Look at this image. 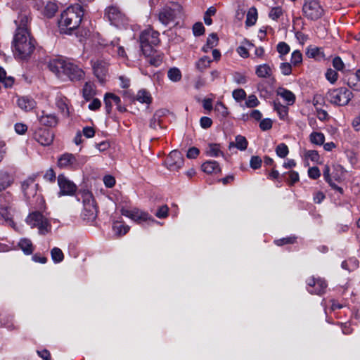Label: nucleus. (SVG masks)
Returning <instances> with one entry per match:
<instances>
[{"instance_id": "f257e3e1", "label": "nucleus", "mask_w": 360, "mask_h": 360, "mask_svg": "<svg viewBox=\"0 0 360 360\" xmlns=\"http://www.w3.org/2000/svg\"><path fill=\"white\" fill-rule=\"evenodd\" d=\"M30 20V18L27 13H20L14 21L17 29L13 42V51L20 59L27 58L34 50V41L30 37L27 29Z\"/></svg>"}, {"instance_id": "f03ea898", "label": "nucleus", "mask_w": 360, "mask_h": 360, "mask_svg": "<svg viewBox=\"0 0 360 360\" xmlns=\"http://www.w3.org/2000/svg\"><path fill=\"white\" fill-rule=\"evenodd\" d=\"M48 68L58 79L72 82L80 81L84 78V70L75 62L58 58L49 62Z\"/></svg>"}, {"instance_id": "7ed1b4c3", "label": "nucleus", "mask_w": 360, "mask_h": 360, "mask_svg": "<svg viewBox=\"0 0 360 360\" xmlns=\"http://www.w3.org/2000/svg\"><path fill=\"white\" fill-rule=\"evenodd\" d=\"M84 11L79 4L69 6L64 10L58 20V26L61 34H71L81 23Z\"/></svg>"}, {"instance_id": "20e7f679", "label": "nucleus", "mask_w": 360, "mask_h": 360, "mask_svg": "<svg viewBox=\"0 0 360 360\" xmlns=\"http://www.w3.org/2000/svg\"><path fill=\"white\" fill-rule=\"evenodd\" d=\"M184 17L182 6L174 1L169 2L159 11L158 20L165 26L176 25Z\"/></svg>"}, {"instance_id": "39448f33", "label": "nucleus", "mask_w": 360, "mask_h": 360, "mask_svg": "<svg viewBox=\"0 0 360 360\" xmlns=\"http://www.w3.org/2000/svg\"><path fill=\"white\" fill-rule=\"evenodd\" d=\"M159 32L148 28L141 32L139 36L140 47L145 56H150L154 51V46L160 42Z\"/></svg>"}, {"instance_id": "423d86ee", "label": "nucleus", "mask_w": 360, "mask_h": 360, "mask_svg": "<svg viewBox=\"0 0 360 360\" xmlns=\"http://www.w3.org/2000/svg\"><path fill=\"white\" fill-rule=\"evenodd\" d=\"M83 210L82 217L86 221H93L97 217V207L92 194L89 191H84L82 193Z\"/></svg>"}, {"instance_id": "0eeeda50", "label": "nucleus", "mask_w": 360, "mask_h": 360, "mask_svg": "<svg viewBox=\"0 0 360 360\" xmlns=\"http://www.w3.org/2000/svg\"><path fill=\"white\" fill-rule=\"evenodd\" d=\"M26 221L32 228L37 227L39 234L45 235L51 231V224L39 212H34L30 214L26 219Z\"/></svg>"}, {"instance_id": "6e6552de", "label": "nucleus", "mask_w": 360, "mask_h": 360, "mask_svg": "<svg viewBox=\"0 0 360 360\" xmlns=\"http://www.w3.org/2000/svg\"><path fill=\"white\" fill-rule=\"evenodd\" d=\"M352 93L345 87L332 89L328 91L327 98L337 105H345L352 98Z\"/></svg>"}, {"instance_id": "1a4fd4ad", "label": "nucleus", "mask_w": 360, "mask_h": 360, "mask_svg": "<svg viewBox=\"0 0 360 360\" xmlns=\"http://www.w3.org/2000/svg\"><path fill=\"white\" fill-rule=\"evenodd\" d=\"M105 18H106L111 25L122 27L128 22V19L125 14L117 6H108L105 11Z\"/></svg>"}, {"instance_id": "9d476101", "label": "nucleus", "mask_w": 360, "mask_h": 360, "mask_svg": "<svg viewBox=\"0 0 360 360\" xmlns=\"http://www.w3.org/2000/svg\"><path fill=\"white\" fill-rule=\"evenodd\" d=\"M302 12L304 16L311 20H316L323 15V9L318 0H304Z\"/></svg>"}, {"instance_id": "9b49d317", "label": "nucleus", "mask_w": 360, "mask_h": 360, "mask_svg": "<svg viewBox=\"0 0 360 360\" xmlns=\"http://www.w3.org/2000/svg\"><path fill=\"white\" fill-rule=\"evenodd\" d=\"M21 190L25 200L32 203L39 198V195H37L38 184L36 183L35 178L30 176L21 182Z\"/></svg>"}, {"instance_id": "f8f14e48", "label": "nucleus", "mask_w": 360, "mask_h": 360, "mask_svg": "<svg viewBox=\"0 0 360 360\" xmlns=\"http://www.w3.org/2000/svg\"><path fill=\"white\" fill-rule=\"evenodd\" d=\"M120 212L123 216H125L136 222L147 221L156 222V221L154 219H153L152 217L148 213L143 212L136 207L127 208L123 207L121 208Z\"/></svg>"}, {"instance_id": "ddd939ff", "label": "nucleus", "mask_w": 360, "mask_h": 360, "mask_svg": "<svg viewBox=\"0 0 360 360\" xmlns=\"http://www.w3.org/2000/svg\"><path fill=\"white\" fill-rule=\"evenodd\" d=\"M184 164L183 155L176 150L170 152L165 160V165L170 171H178L183 167Z\"/></svg>"}, {"instance_id": "4468645a", "label": "nucleus", "mask_w": 360, "mask_h": 360, "mask_svg": "<svg viewBox=\"0 0 360 360\" xmlns=\"http://www.w3.org/2000/svg\"><path fill=\"white\" fill-rule=\"evenodd\" d=\"M327 283L322 278L311 277L307 280V290L311 294L321 295L325 292Z\"/></svg>"}, {"instance_id": "2eb2a0df", "label": "nucleus", "mask_w": 360, "mask_h": 360, "mask_svg": "<svg viewBox=\"0 0 360 360\" xmlns=\"http://www.w3.org/2000/svg\"><path fill=\"white\" fill-rule=\"evenodd\" d=\"M104 103L107 114L111 112L113 105L117 106V109L120 112H123L126 111V108L121 105L120 98L112 93H106L104 95Z\"/></svg>"}, {"instance_id": "dca6fc26", "label": "nucleus", "mask_w": 360, "mask_h": 360, "mask_svg": "<svg viewBox=\"0 0 360 360\" xmlns=\"http://www.w3.org/2000/svg\"><path fill=\"white\" fill-rule=\"evenodd\" d=\"M94 75L101 83H103L108 72V63L102 60H91Z\"/></svg>"}, {"instance_id": "f3484780", "label": "nucleus", "mask_w": 360, "mask_h": 360, "mask_svg": "<svg viewBox=\"0 0 360 360\" xmlns=\"http://www.w3.org/2000/svg\"><path fill=\"white\" fill-rule=\"evenodd\" d=\"M58 166L62 169H76L80 165L74 155L65 153L58 158Z\"/></svg>"}, {"instance_id": "a211bd4d", "label": "nucleus", "mask_w": 360, "mask_h": 360, "mask_svg": "<svg viewBox=\"0 0 360 360\" xmlns=\"http://www.w3.org/2000/svg\"><path fill=\"white\" fill-rule=\"evenodd\" d=\"M58 184L60 188V195H71L76 191L75 184L63 175L58 176Z\"/></svg>"}, {"instance_id": "6ab92c4d", "label": "nucleus", "mask_w": 360, "mask_h": 360, "mask_svg": "<svg viewBox=\"0 0 360 360\" xmlns=\"http://www.w3.org/2000/svg\"><path fill=\"white\" fill-rule=\"evenodd\" d=\"M54 135L49 129L39 128L34 133V139L42 146H49L53 141Z\"/></svg>"}, {"instance_id": "aec40b11", "label": "nucleus", "mask_w": 360, "mask_h": 360, "mask_svg": "<svg viewBox=\"0 0 360 360\" xmlns=\"http://www.w3.org/2000/svg\"><path fill=\"white\" fill-rule=\"evenodd\" d=\"M255 74L259 78L268 79V83L274 85L276 79L273 76V70L267 63L255 67Z\"/></svg>"}, {"instance_id": "412c9836", "label": "nucleus", "mask_w": 360, "mask_h": 360, "mask_svg": "<svg viewBox=\"0 0 360 360\" xmlns=\"http://www.w3.org/2000/svg\"><path fill=\"white\" fill-rule=\"evenodd\" d=\"M17 213V209L15 204L7 205L3 203L0 207V215L10 226H14L13 220L14 215Z\"/></svg>"}, {"instance_id": "4be33fe9", "label": "nucleus", "mask_w": 360, "mask_h": 360, "mask_svg": "<svg viewBox=\"0 0 360 360\" xmlns=\"http://www.w3.org/2000/svg\"><path fill=\"white\" fill-rule=\"evenodd\" d=\"M39 121L42 125L55 127L58 123V118L54 113H46L43 111L39 117Z\"/></svg>"}, {"instance_id": "5701e85b", "label": "nucleus", "mask_w": 360, "mask_h": 360, "mask_svg": "<svg viewBox=\"0 0 360 360\" xmlns=\"http://www.w3.org/2000/svg\"><path fill=\"white\" fill-rule=\"evenodd\" d=\"M17 103L19 108L25 111H30L32 110L36 105V102L34 100L28 96H22L19 98L17 101Z\"/></svg>"}, {"instance_id": "b1692460", "label": "nucleus", "mask_w": 360, "mask_h": 360, "mask_svg": "<svg viewBox=\"0 0 360 360\" xmlns=\"http://www.w3.org/2000/svg\"><path fill=\"white\" fill-rule=\"evenodd\" d=\"M202 169L207 174H217L221 172L219 163L215 160H207L202 165Z\"/></svg>"}, {"instance_id": "393cba45", "label": "nucleus", "mask_w": 360, "mask_h": 360, "mask_svg": "<svg viewBox=\"0 0 360 360\" xmlns=\"http://www.w3.org/2000/svg\"><path fill=\"white\" fill-rule=\"evenodd\" d=\"M277 95L281 96L288 105H292L295 101V95L290 90L283 87L278 88Z\"/></svg>"}, {"instance_id": "a878e982", "label": "nucleus", "mask_w": 360, "mask_h": 360, "mask_svg": "<svg viewBox=\"0 0 360 360\" xmlns=\"http://www.w3.org/2000/svg\"><path fill=\"white\" fill-rule=\"evenodd\" d=\"M13 177L7 172L0 171V191L9 187L13 183Z\"/></svg>"}, {"instance_id": "bb28decb", "label": "nucleus", "mask_w": 360, "mask_h": 360, "mask_svg": "<svg viewBox=\"0 0 360 360\" xmlns=\"http://www.w3.org/2000/svg\"><path fill=\"white\" fill-rule=\"evenodd\" d=\"M58 10V4L56 1H49L44 6L43 15L48 18H51L55 15Z\"/></svg>"}, {"instance_id": "cd10ccee", "label": "nucleus", "mask_w": 360, "mask_h": 360, "mask_svg": "<svg viewBox=\"0 0 360 360\" xmlns=\"http://www.w3.org/2000/svg\"><path fill=\"white\" fill-rule=\"evenodd\" d=\"M274 85L268 83V80L260 82L257 84V89L259 93V96L264 98H268L271 95L269 89H272Z\"/></svg>"}, {"instance_id": "c85d7f7f", "label": "nucleus", "mask_w": 360, "mask_h": 360, "mask_svg": "<svg viewBox=\"0 0 360 360\" xmlns=\"http://www.w3.org/2000/svg\"><path fill=\"white\" fill-rule=\"evenodd\" d=\"M206 155L210 157L224 156V153L221 150L219 144L209 143L206 149Z\"/></svg>"}, {"instance_id": "c756f323", "label": "nucleus", "mask_w": 360, "mask_h": 360, "mask_svg": "<svg viewBox=\"0 0 360 360\" xmlns=\"http://www.w3.org/2000/svg\"><path fill=\"white\" fill-rule=\"evenodd\" d=\"M248 145V142L245 136L238 135L236 136L235 143L231 142L229 148L236 147L240 150H245Z\"/></svg>"}, {"instance_id": "7c9ffc66", "label": "nucleus", "mask_w": 360, "mask_h": 360, "mask_svg": "<svg viewBox=\"0 0 360 360\" xmlns=\"http://www.w3.org/2000/svg\"><path fill=\"white\" fill-rule=\"evenodd\" d=\"M19 248L23 251L25 255H31L34 251V248L32 241L27 238H22L18 243Z\"/></svg>"}, {"instance_id": "2f4dec72", "label": "nucleus", "mask_w": 360, "mask_h": 360, "mask_svg": "<svg viewBox=\"0 0 360 360\" xmlns=\"http://www.w3.org/2000/svg\"><path fill=\"white\" fill-rule=\"evenodd\" d=\"M136 100L141 103L150 104L152 102V97L149 91L141 89L137 92Z\"/></svg>"}, {"instance_id": "473e14b6", "label": "nucleus", "mask_w": 360, "mask_h": 360, "mask_svg": "<svg viewBox=\"0 0 360 360\" xmlns=\"http://www.w3.org/2000/svg\"><path fill=\"white\" fill-rule=\"evenodd\" d=\"M65 97L58 96L56 98V104L60 112L65 116H69L70 112Z\"/></svg>"}, {"instance_id": "72a5a7b5", "label": "nucleus", "mask_w": 360, "mask_h": 360, "mask_svg": "<svg viewBox=\"0 0 360 360\" xmlns=\"http://www.w3.org/2000/svg\"><path fill=\"white\" fill-rule=\"evenodd\" d=\"M257 20V11L255 7H251L246 15L245 25L247 27H251L254 25Z\"/></svg>"}, {"instance_id": "f704fd0d", "label": "nucleus", "mask_w": 360, "mask_h": 360, "mask_svg": "<svg viewBox=\"0 0 360 360\" xmlns=\"http://www.w3.org/2000/svg\"><path fill=\"white\" fill-rule=\"evenodd\" d=\"M274 109L276 110L280 119L285 120L288 114V108L279 102H274Z\"/></svg>"}, {"instance_id": "c9c22d12", "label": "nucleus", "mask_w": 360, "mask_h": 360, "mask_svg": "<svg viewBox=\"0 0 360 360\" xmlns=\"http://www.w3.org/2000/svg\"><path fill=\"white\" fill-rule=\"evenodd\" d=\"M83 97L86 101H90L95 95L94 85L91 83L86 82L82 89Z\"/></svg>"}, {"instance_id": "e433bc0d", "label": "nucleus", "mask_w": 360, "mask_h": 360, "mask_svg": "<svg viewBox=\"0 0 360 360\" xmlns=\"http://www.w3.org/2000/svg\"><path fill=\"white\" fill-rule=\"evenodd\" d=\"M148 58V63L153 65L155 67H159L162 63L163 56L162 54L157 53L156 51L154 50V51L152 53L150 56H146Z\"/></svg>"}, {"instance_id": "4c0bfd02", "label": "nucleus", "mask_w": 360, "mask_h": 360, "mask_svg": "<svg viewBox=\"0 0 360 360\" xmlns=\"http://www.w3.org/2000/svg\"><path fill=\"white\" fill-rule=\"evenodd\" d=\"M112 230L117 236H123L129 231V226L116 221L113 223Z\"/></svg>"}, {"instance_id": "58836bf2", "label": "nucleus", "mask_w": 360, "mask_h": 360, "mask_svg": "<svg viewBox=\"0 0 360 360\" xmlns=\"http://www.w3.org/2000/svg\"><path fill=\"white\" fill-rule=\"evenodd\" d=\"M309 141L313 144L321 146L324 143L325 136L321 132L314 131L309 135Z\"/></svg>"}, {"instance_id": "ea45409f", "label": "nucleus", "mask_w": 360, "mask_h": 360, "mask_svg": "<svg viewBox=\"0 0 360 360\" xmlns=\"http://www.w3.org/2000/svg\"><path fill=\"white\" fill-rule=\"evenodd\" d=\"M168 78L174 82H177L181 79V72L177 68H172L167 72Z\"/></svg>"}, {"instance_id": "a19ab883", "label": "nucleus", "mask_w": 360, "mask_h": 360, "mask_svg": "<svg viewBox=\"0 0 360 360\" xmlns=\"http://www.w3.org/2000/svg\"><path fill=\"white\" fill-rule=\"evenodd\" d=\"M0 82L4 83L5 87H11L13 84L14 79L12 77H6L5 70L0 67Z\"/></svg>"}, {"instance_id": "79ce46f5", "label": "nucleus", "mask_w": 360, "mask_h": 360, "mask_svg": "<svg viewBox=\"0 0 360 360\" xmlns=\"http://www.w3.org/2000/svg\"><path fill=\"white\" fill-rule=\"evenodd\" d=\"M51 259L54 263H60L64 259V255L62 250L58 248H53L51 250Z\"/></svg>"}, {"instance_id": "37998d69", "label": "nucleus", "mask_w": 360, "mask_h": 360, "mask_svg": "<svg viewBox=\"0 0 360 360\" xmlns=\"http://www.w3.org/2000/svg\"><path fill=\"white\" fill-rule=\"evenodd\" d=\"M211 62L212 60L208 56H203L196 62L195 66L202 72L210 66Z\"/></svg>"}, {"instance_id": "c03bdc74", "label": "nucleus", "mask_w": 360, "mask_h": 360, "mask_svg": "<svg viewBox=\"0 0 360 360\" xmlns=\"http://www.w3.org/2000/svg\"><path fill=\"white\" fill-rule=\"evenodd\" d=\"M276 49L280 54L281 59L283 60V57L290 52V48L288 44L281 41L277 44Z\"/></svg>"}, {"instance_id": "a18cd8bd", "label": "nucleus", "mask_w": 360, "mask_h": 360, "mask_svg": "<svg viewBox=\"0 0 360 360\" xmlns=\"http://www.w3.org/2000/svg\"><path fill=\"white\" fill-rule=\"evenodd\" d=\"M302 62V54L298 50L294 51L291 54L290 63L294 66H297Z\"/></svg>"}, {"instance_id": "49530a36", "label": "nucleus", "mask_w": 360, "mask_h": 360, "mask_svg": "<svg viewBox=\"0 0 360 360\" xmlns=\"http://www.w3.org/2000/svg\"><path fill=\"white\" fill-rule=\"evenodd\" d=\"M276 153L278 157L284 158L289 153L288 147L286 144L281 143L276 146Z\"/></svg>"}, {"instance_id": "de8ad7c7", "label": "nucleus", "mask_w": 360, "mask_h": 360, "mask_svg": "<svg viewBox=\"0 0 360 360\" xmlns=\"http://www.w3.org/2000/svg\"><path fill=\"white\" fill-rule=\"evenodd\" d=\"M214 110L222 117H226L228 114V109L222 102H217L214 106Z\"/></svg>"}, {"instance_id": "09e8293b", "label": "nucleus", "mask_w": 360, "mask_h": 360, "mask_svg": "<svg viewBox=\"0 0 360 360\" xmlns=\"http://www.w3.org/2000/svg\"><path fill=\"white\" fill-rule=\"evenodd\" d=\"M232 96L237 102H240L245 99L246 92L243 89H237L233 91Z\"/></svg>"}, {"instance_id": "8fccbe9b", "label": "nucleus", "mask_w": 360, "mask_h": 360, "mask_svg": "<svg viewBox=\"0 0 360 360\" xmlns=\"http://www.w3.org/2000/svg\"><path fill=\"white\" fill-rule=\"evenodd\" d=\"M283 15V10L280 6L272 8L269 13V16L274 20H277Z\"/></svg>"}, {"instance_id": "3c124183", "label": "nucleus", "mask_w": 360, "mask_h": 360, "mask_svg": "<svg viewBox=\"0 0 360 360\" xmlns=\"http://www.w3.org/2000/svg\"><path fill=\"white\" fill-rule=\"evenodd\" d=\"M279 68L282 75L288 76L292 73V64L288 62H283L280 64Z\"/></svg>"}, {"instance_id": "603ef678", "label": "nucleus", "mask_w": 360, "mask_h": 360, "mask_svg": "<svg viewBox=\"0 0 360 360\" xmlns=\"http://www.w3.org/2000/svg\"><path fill=\"white\" fill-rule=\"evenodd\" d=\"M219 39L215 33L210 34L207 39V44L208 49H212L213 47L216 46L217 45Z\"/></svg>"}, {"instance_id": "864d4df0", "label": "nucleus", "mask_w": 360, "mask_h": 360, "mask_svg": "<svg viewBox=\"0 0 360 360\" xmlns=\"http://www.w3.org/2000/svg\"><path fill=\"white\" fill-rule=\"evenodd\" d=\"M259 104V101H258L257 96L254 94L250 95L245 101V105L248 108H255L257 107Z\"/></svg>"}, {"instance_id": "5fc2aeb1", "label": "nucleus", "mask_w": 360, "mask_h": 360, "mask_svg": "<svg viewBox=\"0 0 360 360\" xmlns=\"http://www.w3.org/2000/svg\"><path fill=\"white\" fill-rule=\"evenodd\" d=\"M262 162V160L259 156L254 155L251 157L250 166L253 169H257L261 167Z\"/></svg>"}, {"instance_id": "6e6d98bb", "label": "nucleus", "mask_w": 360, "mask_h": 360, "mask_svg": "<svg viewBox=\"0 0 360 360\" xmlns=\"http://www.w3.org/2000/svg\"><path fill=\"white\" fill-rule=\"evenodd\" d=\"M6 203L7 205L15 204L13 197L10 192H6L1 195V205Z\"/></svg>"}, {"instance_id": "4d7b16f0", "label": "nucleus", "mask_w": 360, "mask_h": 360, "mask_svg": "<svg viewBox=\"0 0 360 360\" xmlns=\"http://www.w3.org/2000/svg\"><path fill=\"white\" fill-rule=\"evenodd\" d=\"M305 157L315 162H319L320 159L319 153L314 150H307L305 153Z\"/></svg>"}, {"instance_id": "13d9d810", "label": "nucleus", "mask_w": 360, "mask_h": 360, "mask_svg": "<svg viewBox=\"0 0 360 360\" xmlns=\"http://www.w3.org/2000/svg\"><path fill=\"white\" fill-rule=\"evenodd\" d=\"M168 212L169 208L167 205H162L158 208L155 214L159 219H164L167 217Z\"/></svg>"}, {"instance_id": "bf43d9fd", "label": "nucleus", "mask_w": 360, "mask_h": 360, "mask_svg": "<svg viewBox=\"0 0 360 360\" xmlns=\"http://www.w3.org/2000/svg\"><path fill=\"white\" fill-rule=\"evenodd\" d=\"M193 32L195 36H200L205 32V27L202 22H196L193 26Z\"/></svg>"}, {"instance_id": "052dcab7", "label": "nucleus", "mask_w": 360, "mask_h": 360, "mask_svg": "<svg viewBox=\"0 0 360 360\" xmlns=\"http://www.w3.org/2000/svg\"><path fill=\"white\" fill-rule=\"evenodd\" d=\"M288 178L287 179V181L289 184L292 185L296 182L299 181L300 176L299 174L295 171H290L288 173Z\"/></svg>"}, {"instance_id": "680f3d73", "label": "nucleus", "mask_w": 360, "mask_h": 360, "mask_svg": "<svg viewBox=\"0 0 360 360\" xmlns=\"http://www.w3.org/2000/svg\"><path fill=\"white\" fill-rule=\"evenodd\" d=\"M313 105L318 110L324 104V98L321 94L314 95L312 101Z\"/></svg>"}, {"instance_id": "e2e57ef3", "label": "nucleus", "mask_w": 360, "mask_h": 360, "mask_svg": "<svg viewBox=\"0 0 360 360\" xmlns=\"http://www.w3.org/2000/svg\"><path fill=\"white\" fill-rule=\"evenodd\" d=\"M338 73L335 70L328 69L326 73V79L332 84L335 83L338 79Z\"/></svg>"}, {"instance_id": "0e129e2a", "label": "nucleus", "mask_w": 360, "mask_h": 360, "mask_svg": "<svg viewBox=\"0 0 360 360\" xmlns=\"http://www.w3.org/2000/svg\"><path fill=\"white\" fill-rule=\"evenodd\" d=\"M308 176L312 179H317L321 176V172L317 167H312L308 169Z\"/></svg>"}, {"instance_id": "69168bd1", "label": "nucleus", "mask_w": 360, "mask_h": 360, "mask_svg": "<svg viewBox=\"0 0 360 360\" xmlns=\"http://www.w3.org/2000/svg\"><path fill=\"white\" fill-rule=\"evenodd\" d=\"M320 53H321V49H319L318 47L310 46L307 49V56L309 58H315L318 57Z\"/></svg>"}, {"instance_id": "338daca9", "label": "nucleus", "mask_w": 360, "mask_h": 360, "mask_svg": "<svg viewBox=\"0 0 360 360\" xmlns=\"http://www.w3.org/2000/svg\"><path fill=\"white\" fill-rule=\"evenodd\" d=\"M333 68L338 71L342 70L345 68V64L342 62V59L337 56L333 60Z\"/></svg>"}, {"instance_id": "774afa93", "label": "nucleus", "mask_w": 360, "mask_h": 360, "mask_svg": "<svg viewBox=\"0 0 360 360\" xmlns=\"http://www.w3.org/2000/svg\"><path fill=\"white\" fill-rule=\"evenodd\" d=\"M259 127L262 131H266L272 127V121L271 119L266 118L261 120Z\"/></svg>"}]
</instances>
